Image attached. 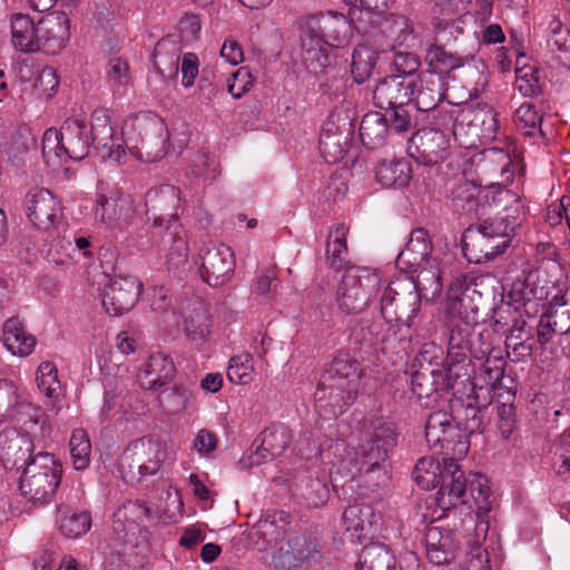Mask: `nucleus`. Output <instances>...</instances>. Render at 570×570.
<instances>
[{"instance_id": "774afa93", "label": "nucleus", "mask_w": 570, "mask_h": 570, "mask_svg": "<svg viewBox=\"0 0 570 570\" xmlns=\"http://www.w3.org/2000/svg\"><path fill=\"white\" fill-rule=\"evenodd\" d=\"M59 78L51 67L41 69L35 80L33 89L39 97L50 98L58 89Z\"/></svg>"}, {"instance_id": "5fc2aeb1", "label": "nucleus", "mask_w": 570, "mask_h": 570, "mask_svg": "<svg viewBox=\"0 0 570 570\" xmlns=\"http://www.w3.org/2000/svg\"><path fill=\"white\" fill-rule=\"evenodd\" d=\"M374 513L370 505L353 504L347 507L342 515L346 531L357 533L373 523Z\"/></svg>"}, {"instance_id": "58836bf2", "label": "nucleus", "mask_w": 570, "mask_h": 570, "mask_svg": "<svg viewBox=\"0 0 570 570\" xmlns=\"http://www.w3.org/2000/svg\"><path fill=\"white\" fill-rule=\"evenodd\" d=\"M375 178L383 187L403 188L411 180V168L403 159L383 160L376 168Z\"/></svg>"}, {"instance_id": "4468645a", "label": "nucleus", "mask_w": 570, "mask_h": 570, "mask_svg": "<svg viewBox=\"0 0 570 570\" xmlns=\"http://www.w3.org/2000/svg\"><path fill=\"white\" fill-rule=\"evenodd\" d=\"M449 147L450 140L443 131L422 128L410 138L407 154L417 163L434 165L446 158Z\"/></svg>"}, {"instance_id": "f257e3e1", "label": "nucleus", "mask_w": 570, "mask_h": 570, "mask_svg": "<svg viewBox=\"0 0 570 570\" xmlns=\"http://www.w3.org/2000/svg\"><path fill=\"white\" fill-rule=\"evenodd\" d=\"M394 445V432L387 424L373 425L363 432L357 446H348L343 441L334 444L338 458L332 462L331 478L356 480L374 490L389 481L385 461L387 451Z\"/></svg>"}, {"instance_id": "09e8293b", "label": "nucleus", "mask_w": 570, "mask_h": 570, "mask_svg": "<svg viewBox=\"0 0 570 570\" xmlns=\"http://www.w3.org/2000/svg\"><path fill=\"white\" fill-rule=\"evenodd\" d=\"M228 380L237 385H246L255 379L253 356L248 352H242L229 360L227 368Z\"/></svg>"}, {"instance_id": "37998d69", "label": "nucleus", "mask_w": 570, "mask_h": 570, "mask_svg": "<svg viewBox=\"0 0 570 570\" xmlns=\"http://www.w3.org/2000/svg\"><path fill=\"white\" fill-rule=\"evenodd\" d=\"M416 278L413 281L415 291L420 292L421 298L431 295L439 296L442 291L441 273L436 261L428 262L417 268Z\"/></svg>"}, {"instance_id": "f3484780", "label": "nucleus", "mask_w": 570, "mask_h": 570, "mask_svg": "<svg viewBox=\"0 0 570 570\" xmlns=\"http://www.w3.org/2000/svg\"><path fill=\"white\" fill-rule=\"evenodd\" d=\"M24 213L30 223L38 229L51 228L61 214V205L47 188L29 190L23 200Z\"/></svg>"}, {"instance_id": "473e14b6", "label": "nucleus", "mask_w": 570, "mask_h": 570, "mask_svg": "<svg viewBox=\"0 0 570 570\" xmlns=\"http://www.w3.org/2000/svg\"><path fill=\"white\" fill-rule=\"evenodd\" d=\"M11 41L13 47L21 52L39 51L38 23L23 13H14L11 17Z\"/></svg>"}, {"instance_id": "2eb2a0df", "label": "nucleus", "mask_w": 570, "mask_h": 570, "mask_svg": "<svg viewBox=\"0 0 570 570\" xmlns=\"http://www.w3.org/2000/svg\"><path fill=\"white\" fill-rule=\"evenodd\" d=\"M147 214L151 215L155 227L171 229L178 218L180 190L173 185H164L146 194Z\"/></svg>"}, {"instance_id": "a18cd8bd", "label": "nucleus", "mask_w": 570, "mask_h": 570, "mask_svg": "<svg viewBox=\"0 0 570 570\" xmlns=\"http://www.w3.org/2000/svg\"><path fill=\"white\" fill-rule=\"evenodd\" d=\"M382 32L390 40L387 45L392 50L395 46H402L406 42L413 32V24L409 18L402 14H390L381 23Z\"/></svg>"}, {"instance_id": "4c0bfd02", "label": "nucleus", "mask_w": 570, "mask_h": 570, "mask_svg": "<svg viewBox=\"0 0 570 570\" xmlns=\"http://www.w3.org/2000/svg\"><path fill=\"white\" fill-rule=\"evenodd\" d=\"M425 62L429 67L424 72H436L441 76L450 73L463 67L466 58L448 51L444 47L431 45L425 53Z\"/></svg>"}, {"instance_id": "8fccbe9b", "label": "nucleus", "mask_w": 570, "mask_h": 570, "mask_svg": "<svg viewBox=\"0 0 570 570\" xmlns=\"http://www.w3.org/2000/svg\"><path fill=\"white\" fill-rule=\"evenodd\" d=\"M36 380L40 392L52 402H57L62 395L61 384L58 380V370L53 363L49 361L40 363Z\"/></svg>"}, {"instance_id": "338daca9", "label": "nucleus", "mask_w": 570, "mask_h": 570, "mask_svg": "<svg viewBox=\"0 0 570 570\" xmlns=\"http://www.w3.org/2000/svg\"><path fill=\"white\" fill-rule=\"evenodd\" d=\"M302 497L308 505L321 507L328 499V489L326 483L318 479H308L302 487Z\"/></svg>"}, {"instance_id": "6ab92c4d", "label": "nucleus", "mask_w": 570, "mask_h": 570, "mask_svg": "<svg viewBox=\"0 0 570 570\" xmlns=\"http://www.w3.org/2000/svg\"><path fill=\"white\" fill-rule=\"evenodd\" d=\"M141 284L135 277H117L102 293V306L110 316H121L138 301Z\"/></svg>"}, {"instance_id": "f03ea898", "label": "nucleus", "mask_w": 570, "mask_h": 570, "mask_svg": "<svg viewBox=\"0 0 570 570\" xmlns=\"http://www.w3.org/2000/svg\"><path fill=\"white\" fill-rule=\"evenodd\" d=\"M458 460L449 455H443L442 460L423 456L413 469V479L420 488L430 490L439 487L433 502L440 512L434 511L432 519H441L451 508L466 502V479Z\"/></svg>"}, {"instance_id": "ddd939ff", "label": "nucleus", "mask_w": 570, "mask_h": 570, "mask_svg": "<svg viewBox=\"0 0 570 570\" xmlns=\"http://www.w3.org/2000/svg\"><path fill=\"white\" fill-rule=\"evenodd\" d=\"M200 276L209 286L219 287L232 278L235 257L226 245L212 246L198 254Z\"/></svg>"}, {"instance_id": "39448f33", "label": "nucleus", "mask_w": 570, "mask_h": 570, "mask_svg": "<svg viewBox=\"0 0 570 570\" xmlns=\"http://www.w3.org/2000/svg\"><path fill=\"white\" fill-rule=\"evenodd\" d=\"M174 460V451L159 438L149 435L129 443L117 464L108 469L125 481H140L156 476L165 463H171Z\"/></svg>"}, {"instance_id": "a878e982", "label": "nucleus", "mask_w": 570, "mask_h": 570, "mask_svg": "<svg viewBox=\"0 0 570 570\" xmlns=\"http://www.w3.org/2000/svg\"><path fill=\"white\" fill-rule=\"evenodd\" d=\"M413 79L391 75L381 80L373 90L374 104L381 109H393L411 99Z\"/></svg>"}, {"instance_id": "7c9ffc66", "label": "nucleus", "mask_w": 570, "mask_h": 570, "mask_svg": "<svg viewBox=\"0 0 570 570\" xmlns=\"http://www.w3.org/2000/svg\"><path fill=\"white\" fill-rule=\"evenodd\" d=\"M175 375L171 358L164 353L151 354L139 371L137 377L144 390L156 391L169 383Z\"/></svg>"}, {"instance_id": "9d476101", "label": "nucleus", "mask_w": 570, "mask_h": 570, "mask_svg": "<svg viewBox=\"0 0 570 570\" xmlns=\"http://www.w3.org/2000/svg\"><path fill=\"white\" fill-rule=\"evenodd\" d=\"M381 285V273L367 267L347 268L337 291L340 308L347 314L362 313L377 295Z\"/></svg>"}, {"instance_id": "c9c22d12", "label": "nucleus", "mask_w": 570, "mask_h": 570, "mask_svg": "<svg viewBox=\"0 0 570 570\" xmlns=\"http://www.w3.org/2000/svg\"><path fill=\"white\" fill-rule=\"evenodd\" d=\"M357 570H397L392 550L382 543L366 546L358 558Z\"/></svg>"}, {"instance_id": "7ed1b4c3", "label": "nucleus", "mask_w": 570, "mask_h": 570, "mask_svg": "<svg viewBox=\"0 0 570 570\" xmlns=\"http://www.w3.org/2000/svg\"><path fill=\"white\" fill-rule=\"evenodd\" d=\"M360 363L346 354L336 355L321 376L315 391L316 409L324 416L341 415L358 395Z\"/></svg>"}, {"instance_id": "864d4df0", "label": "nucleus", "mask_w": 570, "mask_h": 570, "mask_svg": "<svg viewBox=\"0 0 570 570\" xmlns=\"http://www.w3.org/2000/svg\"><path fill=\"white\" fill-rule=\"evenodd\" d=\"M210 317L205 306L199 304L186 317L184 331L191 341H203L209 334Z\"/></svg>"}, {"instance_id": "412c9836", "label": "nucleus", "mask_w": 570, "mask_h": 570, "mask_svg": "<svg viewBox=\"0 0 570 570\" xmlns=\"http://www.w3.org/2000/svg\"><path fill=\"white\" fill-rule=\"evenodd\" d=\"M70 38V21L63 12H52L38 21L39 51L59 53Z\"/></svg>"}, {"instance_id": "e2e57ef3", "label": "nucleus", "mask_w": 570, "mask_h": 570, "mask_svg": "<svg viewBox=\"0 0 570 570\" xmlns=\"http://www.w3.org/2000/svg\"><path fill=\"white\" fill-rule=\"evenodd\" d=\"M107 79L115 90H120L131 83L129 66L127 61L120 58H112L107 66Z\"/></svg>"}, {"instance_id": "9b49d317", "label": "nucleus", "mask_w": 570, "mask_h": 570, "mask_svg": "<svg viewBox=\"0 0 570 570\" xmlns=\"http://www.w3.org/2000/svg\"><path fill=\"white\" fill-rule=\"evenodd\" d=\"M425 439L430 449L451 459H463L470 448L465 431L446 411H435L429 415Z\"/></svg>"}, {"instance_id": "bf43d9fd", "label": "nucleus", "mask_w": 570, "mask_h": 570, "mask_svg": "<svg viewBox=\"0 0 570 570\" xmlns=\"http://www.w3.org/2000/svg\"><path fill=\"white\" fill-rule=\"evenodd\" d=\"M92 142L98 147H108V141L112 140L115 129L110 124L109 116L102 110H96L91 116V135Z\"/></svg>"}, {"instance_id": "393cba45", "label": "nucleus", "mask_w": 570, "mask_h": 570, "mask_svg": "<svg viewBox=\"0 0 570 570\" xmlns=\"http://www.w3.org/2000/svg\"><path fill=\"white\" fill-rule=\"evenodd\" d=\"M462 250L470 263L490 262L507 250V240L485 235L480 228L468 230L462 237Z\"/></svg>"}, {"instance_id": "052dcab7", "label": "nucleus", "mask_w": 570, "mask_h": 570, "mask_svg": "<svg viewBox=\"0 0 570 570\" xmlns=\"http://www.w3.org/2000/svg\"><path fill=\"white\" fill-rule=\"evenodd\" d=\"M166 41L157 42L154 50V67L161 77H174L178 73L179 57L167 55Z\"/></svg>"}, {"instance_id": "79ce46f5", "label": "nucleus", "mask_w": 570, "mask_h": 570, "mask_svg": "<svg viewBox=\"0 0 570 570\" xmlns=\"http://www.w3.org/2000/svg\"><path fill=\"white\" fill-rule=\"evenodd\" d=\"M488 529V522L478 518L474 522L476 540L468 542L466 570H490L488 553L481 547V541L485 539Z\"/></svg>"}, {"instance_id": "6e6d98bb", "label": "nucleus", "mask_w": 570, "mask_h": 570, "mask_svg": "<svg viewBox=\"0 0 570 570\" xmlns=\"http://www.w3.org/2000/svg\"><path fill=\"white\" fill-rule=\"evenodd\" d=\"M59 529L65 537L78 538L90 529L91 518L87 512L61 513L58 520Z\"/></svg>"}, {"instance_id": "de8ad7c7", "label": "nucleus", "mask_w": 570, "mask_h": 570, "mask_svg": "<svg viewBox=\"0 0 570 570\" xmlns=\"http://www.w3.org/2000/svg\"><path fill=\"white\" fill-rule=\"evenodd\" d=\"M470 285L471 279L468 275H460L451 282L445 301L446 313L451 316L462 317L466 312L464 302Z\"/></svg>"}, {"instance_id": "13d9d810", "label": "nucleus", "mask_w": 570, "mask_h": 570, "mask_svg": "<svg viewBox=\"0 0 570 570\" xmlns=\"http://www.w3.org/2000/svg\"><path fill=\"white\" fill-rule=\"evenodd\" d=\"M513 121L517 128L527 136H533L537 131H541L542 118L531 102H523L514 111Z\"/></svg>"}, {"instance_id": "1a4fd4ad", "label": "nucleus", "mask_w": 570, "mask_h": 570, "mask_svg": "<svg viewBox=\"0 0 570 570\" xmlns=\"http://www.w3.org/2000/svg\"><path fill=\"white\" fill-rule=\"evenodd\" d=\"M62 476V466L48 452H39L32 458L20 476L21 494L32 502L46 503L56 493Z\"/></svg>"}, {"instance_id": "aec40b11", "label": "nucleus", "mask_w": 570, "mask_h": 570, "mask_svg": "<svg viewBox=\"0 0 570 570\" xmlns=\"http://www.w3.org/2000/svg\"><path fill=\"white\" fill-rule=\"evenodd\" d=\"M41 411L18 394V387L12 381L0 380V422L16 420L18 423L36 424Z\"/></svg>"}, {"instance_id": "dca6fc26", "label": "nucleus", "mask_w": 570, "mask_h": 570, "mask_svg": "<svg viewBox=\"0 0 570 570\" xmlns=\"http://www.w3.org/2000/svg\"><path fill=\"white\" fill-rule=\"evenodd\" d=\"M460 126H466L480 142L500 140L504 137L498 111L488 104H478L462 110Z\"/></svg>"}, {"instance_id": "b1692460", "label": "nucleus", "mask_w": 570, "mask_h": 570, "mask_svg": "<svg viewBox=\"0 0 570 570\" xmlns=\"http://www.w3.org/2000/svg\"><path fill=\"white\" fill-rule=\"evenodd\" d=\"M410 101L421 111L433 110L444 99L446 91V78L436 72L422 71L417 79H413Z\"/></svg>"}, {"instance_id": "ea45409f", "label": "nucleus", "mask_w": 570, "mask_h": 570, "mask_svg": "<svg viewBox=\"0 0 570 570\" xmlns=\"http://www.w3.org/2000/svg\"><path fill=\"white\" fill-rule=\"evenodd\" d=\"M480 167L484 173L499 175L504 183L512 180V160L509 150L504 147H491L484 149Z\"/></svg>"}, {"instance_id": "0e129e2a", "label": "nucleus", "mask_w": 570, "mask_h": 570, "mask_svg": "<svg viewBox=\"0 0 570 570\" xmlns=\"http://www.w3.org/2000/svg\"><path fill=\"white\" fill-rule=\"evenodd\" d=\"M188 391L177 386L165 389L159 395V403L165 411L175 414L186 409Z\"/></svg>"}, {"instance_id": "680f3d73", "label": "nucleus", "mask_w": 570, "mask_h": 570, "mask_svg": "<svg viewBox=\"0 0 570 570\" xmlns=\"http://www.w3.org/2000/svg\"><path fill=\"white\" fill-rule=\"evenodd\" d=\"M515 88L524 97H534L540 94L538 71L532 66H524L515 70Z\"/></svg>"}, {"instance_id": "0eeeda50", "label": "nucleus", "mask_w": 570, "mask_h": 570, "mask_svg": "<svg viewBox=\"0 0 570 570\" xmlns=\"http://www.w3.org/2000/svg\"><path fill=\"white\" fill-rule=\"evenodd\" d=\"M124 144L139 157L156 160L165 154L168 132L161 118L146 111L128 117L121 129Z\"/></svg>"}, {"instance_id": "603ef678", "label": "nucleus", "mask_w": 570, "mask_h": 570, "mask_svg": "<svg viewBox=\"0 0 570 570\" xmlns=\"http://www.w3.org/2000/svg\"><path fill=\"white\" fill-rule=\"evenodd\" d=\"M70 455L76 470H85L90 464L91 443L87 432L77 429L70 438Z\"/></svg>"}, {"instance_id": "4be33fe9", "label": "nucleus", "mask_w": 570, "mask_h": 570, "mask_svg": "<svg viewBox=\"0 0 570 570\" xmlns=\"http://www.w3.org/2000/svg\"><path fill=\"white\" fill-rule=\"evenodd\" d=\"M136 214V204L130 195L99 196L95 209L98 223L112 227L128 225Z\"/></svg>"}, {"instance_id": "bb28decb", "label": "nucleus", "mask_w": 570, "mask_h": 570, "mask_svg": "<svg viewBox=\"0 0 570 570\" xmlns=\"http://www.w3.org/2000/svg\"><path fill=\"white\" fill-rule=\"evenodd\" d=\"M459 542L451 529L432 525L425 532V550L429 561L435 566L450 563L456 554Z\"/></svg>"}, {"instance_id": "c85d7f7f", "label": "nucleus", "mask_w": 570, "mask_h": 570, "mask_svg": "<svg viewBox=\"0 0 570 570\" xmlns=\"http://www.w3.org/2000/svg\"><path fill=\"white\" fill-rule=\"evenodd\" d=\"M0 463L8 466L20 468L35 458L33 443L27 436L16 430H6L0 433Z\"/></svg>"}, {"instance_id": "c03bdc74", "label": "nucleus", "mask_w": 570, "mask_h": 570, "mask_svg": "<svg viewBox=\"0 0 570 570\" xmlns=\"http://www.w3.org/2000/svg\"><path fill=\"white\" fill-rule=\"evenodd\" d=\"M169 230V246H166V264L170 268L183 266L189 254V247L186 233L179 225H175ZM167 245V242H165Z\"/></svg>"}, {"instance_id": "f704fd0d", "label": "nucleus", "mask_w": 570, "mask_h": 570, "mask_svg": "<svg viewBox=\"0 0 570 570\" xmlns=\"http://www.w3.org/2000/svg\"><path fill=\"white\" fill-rule=\"evenodd\" d=\"M347 234L348 227L343 223L333 225L328 232L325 258L334 271H340L348 262Z\"/></svg>"}, {"instance_id": "2f4dec72", "label": "nucleus", "mask_w": 570, "mask_h": 570, "mask_svg": "<svg viewBox=\"0 0 570 570\" xmlns=\"http://www.w3.org/2000/svg\"><path fill=\"white\" fill-rule=\"evenodd\" d=\"M435 370L441 382V389L445 392L455 389L460 392L461 389L471 383L473 375V366L469 357L451 358L446 356L442 367Z\"/></svg>"}, {"instance_id": "a211bd4d", "label": "nucleus", "mask_w": 570, "mask_h": 570, "mask_svg": "<svg viewBox=\"0 0 570 570\" xmlns=\"http://www.w3.org/2000/svg\"><path fill=\"white\" fill-rule=\"evenodd\" d=\"M352 125L346 119L338 124L336 116L331 115L322 126L318 146L320 151L328 164L340 161L346 154L352 141Z\"/></svg>"}, {"instance_id": "5701e85b", "label": "nucleus", "mask_w": 570, "mask_h": 570, "mask_svg": "<svg viewBox=\"0 0 570 570\" xmlns=\"http://www.w3.org/2000/svg\"><path fill=\"white\" fill-rule=\"evenodd\" d=\"M292 439V431L285 424L274 423L267 426L261 433L259 445L249 456L250 464L259 465L279 456L289 446Z\"/></svg>"}, {"instance_id": "e433bc0d", "label": "nucleus", "mask_w": 570, "mask_h": 570, "mask_svg": "<svg viewBox=\"0 0 570 570\" xmlns=\"http://www.w3.org/2000/svg\"><path fill=\"white\" fill-rule=\"evenodd\" d=\"M518 226H520V218L517 215V209H507L504 215H498L483 220L478 228L494 239L507 240L508 248Z\"/></svg>"}, {"instance_id": "20e7f679", "label": "nucleus", "mask_w": 570, "mask_h": 570, "mask_svg": "<svg viewBox=\"0 0 570 570\" xmlns=\"http://www.w3.org/2000/svg\"><path fill=\"white\" fill-rule=\"evenodd\" d=\"M254 534L266 547H277L273 557L276 570H296L303 562L320 557L316 543L303 534L288 532V521L283 512L261 518L255 524Z\"/></svg>"}, {"instance_id": "72a5a7b5", "label": "nucleus", "mask_w": 570, "mask_h": 570, "mask_svg": "<svg viewBox=\"0 0 570 570\" xmlns=\"http://www.w3.org/2000/svg\"><path fill=\"white\" fill-rule=\"evenodd\" d=\"M3 343L13 354L19 356L30 355L37 344L36 337L27 334L23 323L18 317H11L3 324Z\"/></svg>"}, {"instance_id": "69168bd1", "label": "nucleus", "mask_w": 570, "mask_h": 570, "mask_svg": "<svg viewBox=\"0 0 570 570\" xmlns=\"http://www.w3.org/2000/svg\"><path fill=\"white\" fill-rule=\"evenodd\" d=\"M73 246L71 240H57L48 252V262L59 268H68L73 265Z\"/></svg>"}, {"instance_id": "423d86ee", "label": "nucleus", "mask_w": 570, "mask_h": 570, "mask_svg": "<svg viewBox=\"0 0 570 570\" xmlns=\"http://www.w3.org/2000/svg\"><path fill=\"white\" fill-rule=\"evenodd\" d=\"M92 142L87 124L79 117L68 118L60 130L49 128L42 136V156L52 166L67 159L82 160L88 156Z\"/></svg>"}, {"instance_id": "c756f323", "label": "nucleus", "mask_w": 570, "mask_h": 570, "mask_svg": "<svg viewBox=\"0 0 570 570\" xmlns=\"http://www.w3.org/2000/svg\"><path fill=\"white\" fill-rule=\"evenodd\" d=\"M432 252V242L424 228L412 230L405 248L397 255L396 265L409 272L414 273L423 264L434 261L430 254Z\"/></svg>"}, {"instance_id": "cd10ccee", "label": "nucleus", "mask_w": 570, "mask_h": 570, "mask_svg": "<svg viewBox=\"0 0 570 570\" xmlns=\"http://www.w3.org/2000/svg\"><path fill=\"white\" fill-rule=\"evenodd\" d=\"M481 340V333L474 337L471 326L468 323L460 321L451 326L446 356L455 358L469 357V355H471L476 360H482L489 351V343H483L480 347H475L476 341Z\"/></svg>"}, {"instance_id": "a19ab883", "label": "nucleus", "mask_w": 570, "mask_h": 570, "mask_svg": "<svg viewBox=\"0 0 570 570\" xmlns=\"http://www.w3.org/2000/svg\"><path fill=\"white\" fill-rule=\"evenodd\" d=\"M387 135V124L384 116L380 112L366 114L360 125V138L363 145L374 149L385 142Z\"/></svg>"}, {"instance_id": "6e6552de", "label": "nucleus", "mask_w": 570, "mask_h": 570, "mask_svg": "<svg viewBox=\"0 0 570 570\" xmlns=\"http://www.w3.org/2000/svg\"><path fill=\"white\" fill-rule=\"evenodd\" d=\"M352 38L350 20L340 13H321L308 17L301 30V46L312 59H318L323 45L343 47Z\"/></svg>"}, {"instance_id": "4d7b16f0", "label": "nucleus", "mask_w": 570, "mask_h": 570, "mask_svg": "<svg viewBox=\"0 0 570 570\" xmlns=\"http://www.w3.org/2000/svg\"><path fill=\"white\" fill-rule=\"evenodd\" d=\"M411 386L419 400L430 399L440 391H443L436 370L429 372L424 370L416 371L412 376Z\"/></svg>"}, {"instance_id": "49530a36", "label": "nucleus", "mask_w": 570, "mask_h": 570, "mask_svg": "<svg viewBox=\"0 0 570 570\" xmlns=\"http://www.w3.org/2000/svg\"><path fill=\"white\" fill-rule=\"evenodd\" d=\"M377 62V52L372 48L357 46L352 55L351 72L357 83H363L374 71Z\"/></svg>"}, {"instance_id": "f8f14e48", "label": "nucleus", "mask_w": 570, "mask_h": 570, "mask_svg": "<svg viewBox=\"0 0 570 570\" xmlns=\"http://www.w3.org/2000/svg\"><path fill=\"white\" fill-rule=\"evenodd\" d=\"M380 306L387 323L400 322L411 326L421 307V294L415 291L413 279L397 278L384 288Z\"/></svg>"}, {"instance_id": "3c124183", "label": "nucleus", "mask_w": 570, "mask_h": 570, "mask_svg": "<svg viewBox=\"0 0 570 570\" xmlns=\"http://www.w3.org/2000/svg\"><path fill=\"white\" fill-rule=\"evenodd\" d=\"M483 357L485 360L480 367V375L487 385L495 387L502 381L507 365L502 351L491 348L489 345V351Z\"/></svg>"}]
</instances>
